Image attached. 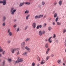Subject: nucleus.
I'll use <instances>...</instances> for the list:
<instances>
[{"label": "nucleus", "instance_id": "16", "mask_svg": "<svg viewBox=\"0 0 66 66\" xmlns=\"http://www.w3.org/2000/svg\"><path fill=\"white\" fill-rule=\"evenodd\" d=\"M29 10H26V11L24 13L25 14H28L29 13Z\"/></svg>", "mask_w": 66, "mask_h": 66}, {"label": "nucleus", "instance_id": "56", "mask_svg": "<svg viewBox=\"0 0 66 66\" xmlns=\"http://www.w3.org/2000/svg\"><path fill=\"white\" fill-rule=\"evenodd\" d=\"M63 65H64V66H65V64L64 63H63Z\"/></svg>", "mask_w": 66, "mask_h": 66}, {"label": "nucleus", "instance_id": "38", "mask_svg": "<svg viewBox=\"0 0 66 66\" xmlns=\"http://www.w3.org/2000/svg\"><path fill=\"white\" fill-rule=\"evenodd\" d=\"M19 49V48H15L14 50H16V51H17Z\"/></svg>", "mask_w": 66, "mask_h": 66}, {"label": "nucleus", "instance_id": "17", "mask_svg": "<svg viewBox=\"0 0 66 66\" xmlns=\"http://www.w3.org/2000/svg\"><path fill=\"white\" fill-rule=\"evenodd\" d=\"M61 60H58L57 61V63L60 64L61 63Z\"/></svg>", "mask_w": 66, "mask_h": 66}, {"label": "nucleus", "instance_id": "57", "mask_svg": "<svg viewBox=\"0 0 66 66\" xmlns=\"http://www.w3.org/2000/svg\"><path fill=\"white\" fill-rule=\"evenodd\" d=\"M53 25H54V24H55V22H53Z\"/></svg>", "mask_w": 66, "mask_h": 66}, {"label": "nucleus", "instance_id": "43", "mask_svg": "<svg viewBox=\"0 0 66 66\" xmlns=\"http://www.w3.org/2000/svg\"><path fill=\"white\" fill-rule=\"evenodd\" d=\"M37 29H39V26H37Z\"/></svg>", "mask_w": 66, "mask_h": 66}, {"label": "nucleus", "instance_id": "1", "mask_svg": "<svg viewBox=\"0 0 66 66\" xmlns=\"http://www.w3.org/2000/svg\"><path fill=\"white\" fill-rule=\"evenodd\" d=\"M16 10H14V8H12L10 10V13H11V15H14V14H15V12H16Z\"/></svg>", "mask_w": 66, "mask_h": 66}, {"label": "nucleus", "instance_id": "14", "mask_svg": "<svg viewBox=\"0 0 66 66\" xmlns=\"http://www.w3.org/2000/svg\"><path fill=\"white\" fill-rule=\"evenodd\" d=\"M27 54H28V52H26L22 54V55H27Z\"/></svg>", "mask_w": 66, "mask_h": 66}, {"label": "nucleus", "instance_id": "62", "mask_svg": "<svg viewBox=\"0 0 66 66\" xmlns=\"http://www.w3.org/2000/svg\"><path fill=\"white\" fill-rule=\"evenodd\" d=\"M65 52H66V48H65Z\"/></svg>", "mask_w": 66, "mask_h": 66}, {"label": "nucleus", "instance_id": "63", "mask_svg": "<svg viewBox=\"0 0 66 66\" xmlns=\"http://www.w3.org/2000/svg\"><path fill=\"white\" fill-rule=\"evenodd\" d=\"M55 11H54L53 12V13H54Z\"/></svg>", "mask_w": 66, "mask_h": 66}, {"label": "nucleus", "instance_id": "34", "mask_svg": "<svg viewBox=\"0 0 66 66\" xmlns=\"http://www.w3.org/2000/svg\"><path fill=\"white\" fill-rule=\"evenodd\" d=\"M11 43V40H8L7 41V44H10Z\"/></svg>", "mask_w": 66, "mask_h": 66}, {"label": "nucleus", "instance_id": "21", "mask_svg": "<svg viewBox=\"0 0 66 66\" xmlns=\"http://www.w3.org/2000/svg\"><path fill=\"white\" fill-rule=\"evenodd\" d=\"M49 57H50V56H47L46 58V61H48L49 59Z\"/></svg>", "mask_w": 66, "mask_h": 66}, {"label": "nucleus", "instance_id": "29", "mask_svg": "<svg viewBox=\"0 0 66 66\" xmlns=\"http://www.w3.org/2000/svg\"><path fill=\"white\" fill-rule=\"evenodd\" d=\"M35 19H37L38 18H39L38 15H37L35 16Z\"/></svg>", "mask_w": 66, "mask_h": 66}, {"label": "nucleus", "instance_id": "9", "mask_svg": "<svg viewBox=\"0 0 66 66\" xmlns=\"http://www.w3.org/2000/svg\"><path fill=\"white\" fill-rule=\"evenodd\" d=\"M26 45V42H23L21 44V46H23Z\"/></svg>", "mask_w": 66, "mask_h": 66}, {"label": "nucleus", "instance_id": "42", "mask_svg": "<svg viewBox=\"0 0 66 66\" xmlns=\"http://www.w3.org/2000/svg\"><path fill=\"white\" fill-rule=\"evenodd\" d=\"M5 51H3V52H2V54H3V55H4L5 53Z\"/></svg>", "mask_w": 66, "mask_h": 66}, {"label": "nucleus", "instance_id": "22", "mask_svg": "<svg viewBox=\"0 0 66 66\" xmlns=\"http://www.w3.org/2000/svg\"><path fill=\"white\" fill-rule=\"evenodd\" d=\"M45 47L46 48H48V43H47L45 45Z\"/></svg>", "mask_w": 66, "mask_h": 66}, {"label": "nucleus", "instance_id": "23", "mask_svg": "<svg viewBox=\"0 0 66 66\" xmlns=\"http://www.w3.org/2000/svg\"><path fill=\"white\" fill-rule=\"evenodd\" d=\"M3 51V49H2V48H1V47L0 46V52H2Z\"/></svg>", "mask_w": 66, "mask_h": 66}, {"label": "nucleus", "instance_id": "26", "mask_svg": "<svg viewBox=\"0 0 66 66\" xmlns=\"http://www.w3.org/2000/svg\"><path fill=\"white\" fill-rule=\"evenodd\" d=\"M56 23L57 24V25H61V23L60 22H57Z\"/></svg>", "mask_w": 66, "mask_h": 66}, {"label": "nucleus", "instance_id": "50", "mask_svg": "<svg viewBox=\"0 0 66 66\" xmlns=\"http://www.w3.org/2000/svg\"><path fill=\"white\" fill-rule=\"evenodd\" d=\"M51 56L52 57H53V56H54V55L53 54H51Z\"/></svg>", "mask_w": 66, "mask_h": 66}, {"label": "nucleus", "instance_id": "39", "mask_svg": "<svg viewBox=\"0 0 66 66\" xmlns=\"http://www.w3.org/2000/svg\"><path fill=\"white\" fill-rule=\"evenodd\" d=\"M35 63H34L33 62L32 63V66H35Z\"/></svg>", "mask_w": 66, "mask_h": 66}, {"label": "nucleus", "instance_id": "27", "mask_svg": "<svg viewBox=\"0 0 66 66\" xmlns=\"http://www.w3.org/2000/svg\"><path fill=\"white\" fill-rule=\"evenodd\" d=\"M42 32L43 34H45L46 33V31L44 30H43L42 31Z\"/></svg>", "mask_w": 66, "mask_h": 66}, {"label": "nucleus", "instance_id": "7", "mask_svg": "<svg viewBox=\"0 0 66 66\" xmlns=\"http://www.w3.org/2000/svg\"><path fill=\"white\" fill-rule=\"evenodd\" d=\"M39 34L40 36H42L43 35V34L42 33V31L40 30L39 32Z\"/></svg>", "mask_w": 66, "mask_h": 66}, {"label": "nucleus", "instance_id": "3", "mask_svg": "<svg viewBox=\"0 0 66 66\" xmlns=\"http://www.w3.org/2000/svg\"><path fill=\"white\" fill-rule=\"evenodd\" d=\"M23 61V59L21 58L20 59H18L17 61H15V63H18V62H21Z\"/></svg>", "mask_w": 66, "mask_h": 66}, {"label": "nucleus", "instance_id": "12", "mask_svg": "<svg viewBox=\"0 0 66 66\" xmlns=\"http://www.w3.org/2000/svg\"><path fill=\"white\" fill-rule=\"evenodd\" d=\"M24 3H25L24 2H23V3H20L19 5V6H22V5H24Z\"/></svg>", "mask_w": 66, "mask_h": 66}, {"label": "nucleus", "instance_id": "5", "mask_svg": "<svg viewBox=\"0 0 66 66\" xmlns=\"http://www.w3.org/2000/svg\"><path fill=\"white\" fill-rule=\"evenodd\" d=\"M52 37H50L48 39V41L49 42V43H52V40H51V38H52Z\"/></svg>", "mask_w": 66, "mask_h": 66}, {"label": "nucleus", "instance_id": "61", "mask_svg": "<svg viewBox=\"0 0 66 66\" xmlns=\"http://www.w3.org/2000/svg\"><path fill=\"white\" fill-rule=\"evenodd\" d=\"M39 66V64H38L37 66Z\"/></svg>", "mask_w": 66, "mask_h": 66}, {"label": "nucleus", "instance_id": "19", "mask_svg": "<svg viewBox=\"0 0 66 66\" xmlns=\"http://www.w3.org/2000/svg\"><path fill=\"white\" fill-rule=\"evenodd\" d=\"M48 30L49 31H51L52 30V28L51 27H49L48 28Z\"/></svg>", "mask_w": 66, "mask_h": 66}, {"label": "nucleus", "instance_id": "32", "mask_svg": "<svg viewBox=\"0 0 66 66\" xmlns=\"http://www.w3.org/2000/svg\"><path fill=\"white\" fill-rule=\"evenodd\" d=\"M37 60H38V61H40V58L39 57V56H38L37 58Z\"/></svg>", "mask_w": 66, "mask_h": 66}, {"label": "nucleus", "instance_id": "35", "mask_svg": "<svg viewBox=\"0 0 66 66\" xmlns=\"http://www.w3.org/2000/svg\"><path fill=\"white\" fill-rule=\"evenodd\" d=\"M57 20H58V17H57L55 20L56 22H57Z\"/></svg>", "mask_w": 66, "mask_h": 66}, {"label": "nucleus", "instance_id": "10", "mask_svg": "<svg viewBox=\"0 0 66 66\" xmlns=\"http://www.w3.org/2000/svg\"><path fill=\"white\" fill-rule=\"evenodd\" d=\"M30 16V14H28L26 16V20H28V19H29V17Z\"/></svg>", "mask_w": 66, "mask_h": 66}, {"label": "nucleus", "instance_id": "40", "mask_svg": "<svg viewBox=\"0 0 66 66\" xmlns=\"http://www.w3.org/2000/svg\"><path fill=\"white\" fill-rule=\"evenodd\" d=\"M12 53H14V49H12Z\"/></svg>", "mask_w": 66, "mask_h": 66}, {"label": "nucleus", "instance_id": "52", "mask_svg": "<svg viewBox=\"0 0 66 66\" xmlns=\"http://www.w3.org/2000/svg\"><path fill=\"white\" fill-rule=\"evenodd\" d=\"M44 27H46V23L44 24Z\"/></svg>", "mask_w": 66, "mask_h": 66}, {"label": "nucleus", "instance_id": "49", "mask_svg": "<svg viewBox=\"0 0 66 66\" xmlns=\"http://www.w3.org/2000/svg\"><path fill=\"white\" fill-rule=\"evenodd\" d=\"M49 50H50V48H48L47 50V51L49 52Z\"/></svg>", "mask_w": 66, "mask_h": 66}, {"label": "nucleus", "instance_id": "47", "mask_svg": "<svg viewBox=\"0 0 66 66\" xmlns=\"http://www.w3.org/2000/svg\"><path fill=\"white\" fill-rule=\"evenodd\" d=\"M28 28V26H26L24 30H26Z\"/></svg>", "mask_w": 66, "mask_h": 66}, {"label": "nucleus", "instance_id": "18", "mask_svg": "<svg viewBox=\"0 0 66 66\" xmlns=\"http://www.w3.org/2000/svg\"><path fill=\"white\" fill-rule=\"evenodd\" d=\"M29 40H30V38H28L26 39L25 40V42H28Z\"/></svg>", "mask_w": 66, "mask_h": 66}, {"label": "nucleus", "instance_id": "2", "mask_svg": "<svg viewBox=\"0 0 66 66\" xmlns=\"http://www.w3.org/2000/svg\"><path fill=\"white\" fill-rule=\"evenodd\" d=\"M10 31L11 30H10V29H9L8 30L7 33H9L8 35L10 36H12V35H13V33H12V32Z\"/></svg>", "mask_w": 66, "mask_h": 66}, {"label": "nucleus", "instance_id": "54", "mask_svg": "<svg viewBox=\"0 0 66 66\" xmlns=\"http://www.w3.org/2000/svg\"><path fill=\"white\" fill-rule=\"evenodd\" d=\"M17 20L16 19H14V22H15V21H16Z\"/></svg>", "mask_w": 66, "mask_h": 66}, {"label": "nucleus", "instance_id": "48", "mask_svg": "<svg viewBox=\"0 0 66 66\" xmlns=\"http://www.w3.org/2000/svg\"><path fill=\"white\" fill-rule=\"evenodd\" d=\"M39 28H42V26L41 25H40L39 26Z\"/></svg>", "mask_w": 66, "mask_h": 66}, {"label": "nucleus", "instance_id": "8", "mask_svg": "<svg viewBox=\"0 0 66 66\" xmlns=\"http://www.w3.org/2000/svg\"><path fill=\"white\" fill-rule=\"evenodd\" d=\"M3 4L4 5L6 4V0H3Z\"/></svg>", "mask_w": 66, "mask_h": 66}, {"label": "nucleus", "instance_id": "30", "mask_svg": "<svg viewBox=\"0 0 66 66\" xmlns=\"http://www.w3.org/2000/svg\"><path fill=\"white\" fill-rule=\"evenodd\" d=\"M66 32V29H64L63 30V33H65V32Z\"/></svg>", "mask_w": 66, "mask_h": 66}, {"label": "nucleus", "instance_id": "6", "mask_svg": "<svg viewBox=\"0 0 66 66\" xmlns=\"http://www.w3.org/2000/svg\"><path fill=\"white\" fill-rule=\"evenodd\" d=\"M45 61V60H44V59H43L41 61V64H45L46 63V61Z\"/></svg>", "mask_w": 66, "mask_h": 66}, {"label": "nucleus", "instance_id": "58", "mask_svg": "<svg viewBox=\"0 0 66 66\" xmlns=\"http://www.w3.org/2000/svg\"><path fill=\"white\" fill-rule=\"evenodd\" d=\"M46 18V15H45L44 17L43 18Z\"/></svg>", "mask_w": 66, "mask_h": 66}, {"label": "nucleus", "instance_id": "33", "mask_svg": "<svg viewBox=\"0 0 66 66\" xmlns=\"http://www.w3.org/2000/svg\"><path fill=\"white\" fill-rule=\"evenodd\" d=\"M64 45L65 46V47H66V39H65V40Z\"/></svg>", "mask_w": 66, "mask_h": 66}, {"label": "nucleus", "instance_id": "36", "mask_svg": "<svg viewBox=\"0 0 66 66\" xmlns=\"http://www.w3.org/2000/svg\"><path fill=\"white\" fill-rule=\"evenodd\" d=\"M55 37H56V35H55V34H54L53 38H54Z\"/></svg>", "mask_w": 66, "mask_h": 66}, {"label": "nucleus", "instance_id": "37", "mask_svg": "<svg viewBox=\"0 0 66 66\" xmlns=\"http://www.w3.org/2000/svg\"><path fill=\"white\" fill-rule=\"evenodd\" d=\"M57 4V3L56 2H54V5H56V4Z\"/></svg>", "mask_w": 66, "mask_h": 66}, {"label": "nucleus", "instance_id": "28", "mask_svg": "<svg viewBox=\"0 0 66 66\" xmlns=\"http://www.w3.org/2000/svg\"><path fill=\"white\" fill-rule=\"evenodd\" d=\"M7 60L9 62H11L12 61L11 59H8Z\"/></svg>", "mask_w": 66, "mask_h": 66}, {"label": "nucleus", "instance_id": "20", "mask_svg": "<svg viewBox=\"0 0 66 66\" xmlns=\"http://www.w3.org/2000/svg\"><path fill=\"white\" fill-rule=\"evenodd\" d=\"M25 4L27 5H30V3L28 2H25Z\"/></svg>", "mask_w": 66, "mask_h": 66}, {"label": "nucleus", "instance_id": "64", "mask_svg": "<svg viewBox=\"0 0 66 66\" xmlns=\"http://www.w3.org/2000/svg\"><path fill=\"white\" fill-rule=\"evenodd\" d=\"M58 40H56V42H57Z\"/></svg>", "mask_w": 66, "mask_h": 66}, {"label": "nucleus", "instance_id": "60", "mask_svg": "<svg viewBox=\"0 0 66 66\" xmlns=\"http://www.w3.org/2000/svg\"><path fill=\"white\" fill-rule=\"evenodd\" d=\"M0 56H1V54L0 53Z\"/></svg>", "mask_w": 66, "mask_h": 66}, {"label": "nucleus", "instance_id": "25", "mask_svg": "<svg viewBox=\"0 0 66 66\" xmlns=\"http://www.w3.org/2000/svg\"><path fill=\"white\" fill-rule=\"evenodd\" d=\"M57 14H56V13H55L54 15V18H55V17H57Z\"/></svg>", "mask_w": 66, "mask_h": 66}, {"label": "nucleus", "instance_id": "4", "mask_svg": "<svg viewBox=\"0 0 66 66\" xmlns=\"http://www.w3.org/2000/svg\"><path fill=\"white\" fill-rule=\"evenodd\" d=\"M32 26L33 28H36V23L35 22L33 23H32Z\"/></svg>", "mask_w": 66, "mask_h": 66}, {"label": "nucleus", "instance_id": "44", "mask_svg": "<svg viewBox=\"0 0 66 66\" xmlns=\"http://www.w3.org/2000/svg\"><path fill=\"white\" fill-rule=\"evenodd\" d=\"M19 28H18L16 30V32H18L19 31Z\"/></svg>", "mask_w": 66, "mask_h": 66}, {"label": "nucleus", "instance_id": "51", "mask_svg": "<svg viewBox=\"0 0 66 66\" xmlns=\"http://www.w3.org/2000/svg\"><path fill=\"white\" fill-rule=\"evenodd\" d=\"M0 3H1V4L3 3V1H0Z\"/></svg>", "mask_w": 66, "mask_h": 66}, {"label": "nucleus", "instance_id": "41", "mask_svg": "<svg viewBox=\"0 0 66 66\" xmlns=\"http://www.w3.org/2000/svg\"><path fill=\"white\" fill-rule=\"evenodd\" d=\"M3 26H5V22H4L2 24Z\"/></svg>", "mask_w": 66, "mask_h": 66}, {"label": "nucleus", "instance_id": "45", "mask_svg": "<svg viewBox=\"0 0 66 66\" xmlns=\"http://www.w3.org/2000/svg\"><path fill=\"white\" fill-rule=\"evenodd\" d=\"M17 55H18L19 54V51H18L17 52Z\"/></svg>", "mask_w": 66, "mask_h": 66}, {"label": "nucleus", "instance_id": "53", "mask_svg": "<svg viewBox=\"0 0 66 66\" xmlns=\"http://www.w3.org/2000/svg\"><path fill=\"white\" fill-rule=\"evenodd\" d=\"M48 52H49L47 51L46 53V54H48Z\"/></svg>", "mask_w": 66, "mask_h": 66}, {"label": "nucleus", "instance_id": "11", "mask_svg": "<svg viewBox=\"0 0 66 66\" xmlns=\"http://www.w3.org/2000/svg\"><path fill=\"white\" fill-rule=\"evenodd\" d=\"M25 48L26 49V50H28V51H29V50H30V48L28 47V46H26L25 47Z\"/></svg>", "mask_w": 66, "mask_h": 66}, {"label": "nucleus", "instance_id": "59", "mask_svg": "<svg viewBox=\"0 0 66 66\" xmlns=\"http://www.w3.org/2000/svg\"><path fill=\"white\" fill-rule=\"evenodd\" d=\"M45 42H47V39H46L45 40Z\"/></svg>", "mask_w": 66, "mask_h": 66}, {"label": "nucleus", "instance_id": "24", "mask_svg": "<svg viewBox=\"0 0 66 66\" xmlns=\"http://www.w3.org/2000/svg\"><path fill=\"white\" fill-rule=\"evenodd\" d=\"M6 19V17L5 16H3V21H5Z\"/></svg>", "mask_w": 66, "mask_h": 66}, {"label": "nucleus", "instance_id": "31", "mask_svg": "<svg viewBox=\"0 0 66 66\" xmlns=\"http://www.w3.org/2000/svg\"><path fill=\"white\" fill-rule=\"evenodd\" d=\"M45 4V3L44 1H43L42 3V5H44Z\"/></svg>", "mask_w": 66, "mask_h": 66}, {"label": "nucleus", "instance_id": "15", "mask_svg": "<svg viewBox=\"0 0 66 66\" xmlns=\"http://www.w3.org/2000/svg\"><path fill=\"white\" fill-rule=\"evenodd\" d=\"M59 3L60 5V6H61V5H62V1H60L59 2Z\"/></svg>", "mask_w": 66, "mask_h": 66}, {"label": "nucleus", "instance_id": "13", "mask_svg": "<svg viewBox=\"0 0 66 66\" xmlns=\"http://www.w3.org/2000/svg\"><path fill=\"white\" fill-rule=\"evenodd\" d=\"M44 15H38L39 17V18H41L42 17H43Z\"/></svg>", "mask_w": 66, "mask_h": 66}, {"label": "nucleus", "instance_id": "46", "mask_svg": "<svg viewBox=\"0 0 66 66\" xmlns=\"http://www.w3.org/2000/svg\"><path fill=\"white\" fill-rule=\"evenodd\" d=\"M16 24H15L13 26V27L14 28H16Z\"/></svg>", "mask_w": 66, "mask_h": 66}, {"label": "nucleus", "instance_id": "55", "mask_svg": "<svg viewBox=\"0 0 66 66\" xmlns=\"http://www.w3.org/2000/svg\"><path fill=\"white\" fill-rule=\"evenodd\" d=\"M5 63V61H4L3 63V65H4V64Z\"/></svg>", "mask_w": 66, "mask_h": 66}]
</instances>
